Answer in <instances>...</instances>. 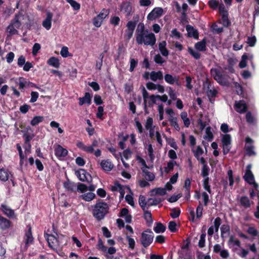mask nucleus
Masks as SVG:
<instances>
[{
    "label": "nucleus",
    "mask_w": 259,
    "mask_h": 259,
    "mask_svg": "<svg viewBox=\"0 0 259 259\" xmlns=\"http://www.w3.org/2000/svg\"><path fill=\"white\" fill-rule=\"evenodd\" d=\"M240 242L239 240L235 238L233 236H231L228 241V246L232 248L233 251L236 250L235 246L239 247L240 246Z\"/></svg>",
    "instance_id": "19"
},
{
    "label": "nucleus",
    "mask_w": 259,
    "mask_h": 259,
    "mask_svg": "<svg viewBox=\"0 0 259 259\" xmlns=\"http://www.w3.org/2000/svg\"><path fill=\"white\" fill-rule=\"evenodd\" d=\"M186 30L187 31L189 36L193 37L195 38H198V33L193 27L191 26H187L186 27Z\"/></svg>",
    "instance_id": "30"
},
{
    "label": "nucleus",
    "mask_w": 259,
    "mask_h": 259,
    "mask_svg": "<svg viewBox=\"0 0 259 259\" xmlns=\"http://www.w3.org/2000/svg\"><path fill=\"white\" fill-rule=\"evenodd\" d=\"M153 126H155L153 125V119L151 117H148L146 120L145 127L147 130Z\"/></svg>",
    "instance_id": "57"
},
{
    "label": "nucleus",
    "mask_w": 259,
    "mask_h": 259,
    "mask_svg": "<svg viewBox=\"0 0 259 259\" xmlns=\"http://www.w3.org/2000/svg\"><path fill=\"white\" fill-rule=\"evenodd\" d=\"M12 177L11 173L6 169H0V180L2 181H7Z\"/></svg>",
    "instance_id": "17"
},
{
    "label": "nucleus",
    "mask_w": 259,
    "mask_h": 259,
    "mask_svg": "<svg viewBox=\"0 0 259 259\" xmlns=\"http://www.w3.org/2000/svg\"><path fill=\"white\" fill-rule=\"evenodd\" d=\"M166 42L165 41H162L159 44V50L161 54L164 56H167L168 55V51L166 49Z\"/></svg>",
    "instance_id": "25"
},
{
    "label": "nucleus",
    "mask_w": 259,
    "mask_h": 259,
    "mask_svg": "<svg viewBox=\"0 0 259 259\" xmlns=\"http://www.w3.org/2000/svg\"><path fill=\"white\" fill-rule=\"evenodd\" d=\"M176 164V162L174 161H169L167 164V166L165 167V171L166 172H169L175 166Z\"/></svg>",
    "instance_id": "49"
},
{
    "label": "nucleus",
    "mask_w": 259,
    "mask_h": 259,
    "mask_svg": "<svg viewBox=\"0 0 259 259\" xmlns=\"http://www.w3.org/2000/svg\"><path fill=\"white\" fill-rule=\"evenodd\" d=\"M47 63L50 66L58 68L60 67V63L59 59L55 57H51L47 61Z\"/></svg>",
    "instance_id": "21"
},
{
    "label": "nucleus",
    "mask_w": 259,
    "mask_h": 259,
    "mask_svg": "<svg viewBox=\"0 0 259 259\" xmlns=\"http://www.w3.org/2000/svg\"><path fill=\"white\" fill-rule=\"evenodd\" d=\"M158 95H151L149 96V99L147 102L150 105L155 104L156 103L157 100H158Z\"/></svg>",
    "instance_id": "48"
},
{
    "label": "nucleus",
    "mask_w": 259,
    "mask_h": 259,
    "mask_svg": "<svg viewBox=\"0 0 259 259\" xmlns=\"http://www.w3.org/2000/svg\"><path fill=\"white\" fill-rule=\"evenodd\" d=\"M125 200L126 202L131 206H134V201L132 195L127 194L125 196Z\"/></svg>",
    "instance_id": "63"
},
{
    "label": "nucleus",
    "mask_w": 259,
    "mask_h": 259,
    "mask_svg": "<svg viewBox=\"0 0 259 259\" xmlns=\"http://www.w3.org/2000/svg\"><path fill=\"white\" fill-rule=\"evenodd\" d=\"M165 81L170 84L176 83L179 84V77L177 76H173L170 74H166L164 76Z\"/></svg>",
    "instance_id": "18"
},
{
    "label": "nucleus",
    "mask_w": 259,
    "mask_h": 259,
    "mask_svg": "<svg viewBox=\"0 0 259 259\" xmlns=\"http://www.w3.org/2000/svg\"><path fill=\"white\" fill-rule=\"evenodd\" d=\"M144 218L148 223H151L152 222V215L150 212L145 211L144 213Z\"/></svg>",
    "instance_id": "64"
},
{
    "label": "nucleus",
    "mask_w": 259,
    "mask_h": 259,
    "mask_svg": "<svg viewBox=\"0 0 259 259\" xmlns=\"http://www.w3.org/2000/svg\"><path fill=\"white\" fill-rule=\"evenodd\" d=\"M2 209L3 212L8 217H15V213L14 211L10 208L8 206L3 204L2 205Z\"/></svg>",
    "instance_id": "27"
},
{
    "label": "nucleus",
    "mask_w": 259,
    "mask_h": 259,
    "mask_svg": "<svg viewBox=\"0 0 259 259\" xmlns=\"http://www.w3.org/2000/svg\"><path fill=\"white\" fill-rule=\"evenodd\" d=\"M247 56L246 54H244L241 57V60L239 63V66L241 68H245L247 65Z\"/></svg>",
    "instance_id": "41"
},
{
    "label": "nucleus",
    "mask_w": 259,
    "mask_h": 259,
    "mask_svg": "<svg viewBox=\"0 0 259 259\" xmlns=\"http://www.w3.org/2000/svg\"><path fill=\"white\" fill-rule=\"evenodd\" d=\"M152 192L154 193L155 194H158L160 195H164L166 194V191L165 188H158L154 189Z\"/></svg>",
    "instance_id": "44"
},
{
    "label": "nucleus",
    "mask_w": 259,
    "mask_h": 259,
    "mask_svg": "<svg viewBox=\"0 0 259 259\" xmlns=\"http://www.w3.org/2000/svg\"><path fill=\"white\" fill-rule=\"evenodd\" d=\"M120 11L126 16H129L132 12V6L129 2H125L120 5Z\"/></svg>",
    "instance_id": "14"
},
{
    "label": "nucleus",
    "mask_w": 259,
    "mask_h": 259,
    "mask_svg": "<svg viewBox=\"0 0 259 259\" xmlns=\"http://www.w3.org/2000/svg\"><path fill=\"white\" fill-rule=\"evenodd\" d=\"M102 22L103 20H102L101 19L97 16L95 17L93 20V24L97 27H100Z\"/></svg>",
    "instance_id": "55"
},
{
    "label": "nucleus",
    "mask_w": 259,
    "mask_h": 259,
    "mask_svg": "<svg viewBox=\"0 0 259 259\" xmlns=\"http://www.w3.org/2000/svg\"><path fill=\"white\" fill-rule=\"evenodd\" d=\"M144 178L148 181H152L155 179V176L152 172H145L144 174Z\"/></svg>",
    "instance_id": "52"
},
{
    "label": "nucleus",
    "mask_w": 259,
    "mask_h": 259,
    "mask_svg": "<svg viewBox=\"0 0 259 259\" xmlns=\"http://www.w3.org/2000/svg\"><path fill=\"white\" fill-rule=\"evenodd\" d=\"M126 238L128 241L129 248L131 249H133L135 245V241L134 239L130 237L129 236H126Z\"/></svg>",
    "instance_id": "51"
},
{
    "label": "nucleus",
    "mask_w": 259,
    "mask_h": 259,
    "mask_svg": "<svg viewBox=\"0 0 259 259\" xmlns=\"http://www.w3.org/2000/svg\"><path fill=\"white\" fill-rule=\"evenodd\" d=\"M189 53L195 59H198L200 58V54L196 51H194L191 48H188Z\"/></svg>",
    "instance_id": "50"
},
{
    "label": "nucleus",
    "mask_w": 259,
    "mask_h": 259,
    "mask_svg": "<svg viewBox=\"0 0 259 259\" xmlns=\"http://www.w3.org/2000/svg\"><path fill=\"white\" fill-rule=\"evenodd\" d=\"M213 138V136L212 133L211 131L210 127H207L205 130V135L203 136V138L206 140L210 141L212 140Z\"/></svg>",
    "instance_id": "31"
},
{
    "label": "nucleus",
    "mask_w": 259,
    "mask_h": 259,
    "mask_svg": "<svg viewBox=\"0 0 259 259\" xmlns=\"http://www.w3.org/2000/svg\"><path fill=\"white\" fill-rule=\"evenodd\" d=\"M235 108L238 112L242 113L245 112L247 106L244 101H240L235 103Z\"/></svg>",
    "instance_id": "16"
},
{
    "label": "nucleus",
    "mask_w": 259,
    "mask_h": 259,
    "mask_svg": "<svg viewBox=\"0 0 259 259\" xmlns=\"http://www.w3.org/2000/svg\"><path fill=\"white\" fill-rule=\"evenodd\" d=\"M55 153L58 157H65L68 154V151L60 145H57L55 148Z\"/></svg>",
    "instance_id": "15"
},
{
    "label": "nucleus",
    "mask_w": 259,
    "mask_h": 259,
    "mask_svg": "<svg viewBox=\"0 0 259 259\" xmlns=\"http://www.w3.org/2000/svg\"><path fill=\"white\" fill-rule=\"evenodd\" d=\"M21 16H16L13 21L8 26L7 32L9 35H12L17 33V29L21 26L20 19Z\"/></svg>",
    "instance_id": "5"
},
{
    "label": "nucleus",
    "mask_w": 259,
    "mask_h": 259,
    "mask_svg": "<svg viewBox=\"0 0 259 259\" xmlns=\"http://www.w3.org/2000/svg\"><path fill=\"white\" fill-rule=\"evenodd\" d=\"M91 97L89 93H86L85 95L82 98H80L79 99V104L80 105H82L83 104L87 103L89 105L91 104Z\"/></svg>",
    "instance_id": "24"
},
{
    "label": "nucleus",
    "mask_w": 259,
    "mask_h": 259,
    "mask_svg": "<svg viewBox=\"0 0 259 259\" xmlns=\"http://www.w3.org/2000/svg\"><path fill=\"white\" fill-rule=\"evenodd\" d=\"M209 168L207 165H203L202 168L201 175L204 179L208 178Z\"/></svg>",
    "instance_id": "46"
},
{
    "label": "nucleus",
    "mask_w": 259,
    "mask_h": 259,
    "mask_svg": "<svg viewBox=\"0 0 259 259\" xmlns=\"http://www.w3.org/2000/svg\"><path fill=\"white\" fill-rule=\"evenodd\" d=\"M222 143L223 144V153L227 154L231 149V137L230 135L226 134L222 136Z\"/></svg>",
    "instance_id": "8"
},
{
    "label": "nucleus",
    "mask_w": 259,
    "mask_h": 259,
    "mask_svg": "<svg viewBox=\"0 0 259 259\" xmlns=\"http://www.w3.org/2000/svg\"><path fill=\"white\" fill-rule=\"evenodd\" d=\"M195 47L196 49L198 51H205L206 49V42L205 40H203L202 41L197 42L195 45Z\"/></svg>",
    "instance_id": "37"
},
{
    "label": "nucleus",
    "mask_w": 259,
    "mask_h": 259,
    "mask_svg": "<svg viewBox=\"0 0 259 259\" xmlns=\"http://www.w3.org/2000/svg\"><path fill=\"white\" fill-rule=\"evenodd\" d=\"M41 46L38 43H35L34 44L32 47V53L34 56H35L40 50Z\"/></svg>",
    "instance_id": "43"
},
{
    "label": "nucleus",
    "mask_w": 259,
    "mask_h": 259,
    "mask_svg": "<svg viewBox=\"0 0 259 259\" xmlns=\"http://www.w3.org/2000/svg\"><path fill=\"white\" fill-rule=\"evenodd\" d=\"M96 186L93 184L90 185L89 187L84 184L80 183L77 185V191L81 193L80 198L82 200L90 202L94 200L96 197V194L94 193Z\"/></svg>",
    "instance_id": "2"
},
{
    "label": "nucleus",
    "mask_w": 259,
    "mask_h": 259,
    "mask_svg": "<svg viewBox=\"0 0 259 259\" xmlns=\"http://www.w3.org/2000/svg\"><path fill=\"white\" fill-rule=\"evenodd\" d=\"M74 10L78 11L80 8V4L74 0H66Z\"/></svg>",
    "instance_id": "40"
},
{
    "label": "nucleus",
    "mask_w": 259,
    "mask_h": 259,
    "mask_svg": "<svg viewBox=\"0 0 259 259\" xmlns=\"http://www.w3.org/2000/svg\"><path fill=\"white\" fill-rule=\"evenodd\" d=\"M206 235L203 233L200 236V240L199 241L198 245L200 247H203L205 245V238Z\"/></svg>",
    "instance_id": "59"
},
{
    "label": "nucleus",
    "mask_w": 259,
    "mask_h": 259,
    "mask_svg": "<svg viewBox=\"0 0 259 259\" xmlns=\"http://www.w3.org/2000/svg\"><path fill=\"white\" fill-rule=\"evenodd\" d=\"M221 224V220L219 218H217L214 221L213 227L215 228V231L218 232L219 227Z\"/></svg>",
    "instance_id": "62"
},
{
    "label": "nucleus",
    "mask_w": 259,
    "mask_h": 259,
    "mask_svg": "<svg viewBox=\"0 0 259 259\" xmlns=\"http://www.w3.org/2000/svg\"><path fill=\"white\" fill-rule=\"evenodd\" d=\"M162 77L163 74L160 71H158L157 72L152 71L150 74V79L154 81H156L157 80H160L162 79Z\"/></svg>",
    "instance_id": "22"
},
{
    "label": "nucleus",
    "mask_w": 259,
    "mask_h": 259,
    "mask_svg": "<svg viewBox=\"0 0 259 259\" xmlns=\"http://www.w3.org/2000/svg\"><path fill=\"white\" fill-rule=\"evenodd\" d=\"M163 13V10L161 8H155L148 15L147 19L149 20H153L160 17Z\"/></svg>",
    "instance_id": "10"
},
{
    "label": "nucleus",
    "mask_w": 259,
    "mask_h": 259,
    "mask_svg": "<svg viewBox=\"0 0 259 259\" xmlns=\"http://www.w3.org/2000/svg\"><path fill=\"white\" fill-rule=\"evenodd\" d=\"M247 121L249 123H254L255 121V118L251 114L250 112H248L246 115Z\"/></svg>",
    "instance_id": "56"
},
{
    "label": "nucleus",
    "mask_w": 259,
    "mask_h": 259,
    "mask_svg": "<svg viewBox=\"0 0 259 259\" xmlns=\"http://www.w3.org/2000/svg\"><path fill=\"white\" fill-rule=\"evenodd\" d=\"M143 24H140L136 30V41L139 45L153 46L156 42L155 35L144 29Z\"/></svg>",
    "instance_id": "1"
},
{
    "label": "nucleus",
    "mask_w": 259,
    "mask_h": 259,
    "mask_svg": "<svg viewBox=\"0 0 259 259\" xmlns=\"http://www.w3.org/2000/svg\"><path fill=\"white\" fill-rule=\"evenodd\" d=\"M109 13L106 10H103L101 13L97 16V17H99L102 20H103L108 15Z\"/></svg>",
    "instance_id": "60"
},
{
    "label": "nucleus",
    "mask_w": 259,
    "mask_h": 259,
    "mask_svg": "<svg viewBox=\"0 0 259 259\" xmlns=\"http://www.w3.org/2000/svg\"><path fill=\"white\" fill-rule=\"evenodd\" d=\"M117 188L119 189L120 193V197L123 198L125 192L130 193L131 190L127 187H122L120 185H117Z\"/></svg>",
    "instance_id": "34"
},
{
    "label": "nucleus",
    "mask_w": 259,
    "mask_h": 259,
    "mask_svg": "<svg viewBox=\"0 0 259 259\" xmlns=\"http://www.w3.org/2000/svg\"><path fill=\"white\" fill-rule=\"evenodd\" d=\"M139 204L140 206L144 209L147 204L146 198L144 196L141 195L140 196Z\"/></svg>",
    "instance_id": "58"
},
{
    "label": "nucleus",
    "mask_w": 259,
    "mask_h": 259,
    "mask_svg": "<svg viewBox=\"0 0 259 259\" xmlns=\"http://www.w3.org/2000/svg\"><path fill=\"white\" fill-rule=\"evenodd\" d=\"M60 54L63 58H67L70 56L68 51V48L65 46H64L61 48Z\"/></svg>",
    "instance_id": "42"
},
{
    "label": "nucleus",
    "mask_w": 259,
    "mask_h": 259,
    "mask_svg": "<svg viewBox=\"0 0 259 259\" xmlns=\"http://www.w3.org/2000/svg\"><path fill=\"white\" fill-rule=\"evenodd\" d=\"M57 237L53 235L47 234L46 238L47 240L49 246L54 250L57 249L62 243L64 236L62 235L57 234Z\"/></svg>",
    "instance_id": "4"
},
{
    "label": "nucleus",
    "mask_w": 259,
    "mask_h": 259,
    "mask_svg": "<svg viewBox=\"0 0 259 259\" xmlns=\"http://www.w3.org/2000/svg\"><path fill=\"white\" fill-rule=\"evenodd\" d=\"M101 166L105 171H109L113 168V164L109 160H103L100 163Z\"/></svg>",
    "instance_id": "20"
},
{
    "label": "nucleus",
    "mask_w": 259,
    "mask_h": 259,
    "mask_svg": "<svg viewBox=\"0 0 259 259\" xmlns=\"http://www.w3.org/2000/svg\"><path fill=\"white\" fill-rule=\"evenodd\" d=\"M108 209L109 206L107 203L102 201H98L94 206L93 215L97 220H101L108 213Z\"/></svg>",
    "instance_id": "3"
},
{
    "label": "nucleus",
    "mask_w": 259,
    "mask_h": 259,
    "mask_svg": "<svg viewBox=\"0 0 259 259\" xmlns=\"http://www.w3.org/2000/svg\"><path fill=\"white\" fill-rule=\"evenodd\" d=\"M132 151L129 150V149H126L125 150H124L123 152V153H122V156L121 155V156L123 158V159H125L126 160H128L131 157V155H132ZM120 156L119 155V157Z\"/></svg>",
    "instance_id": "45"
},
{
    "label": "nucleus",
    "mask_w": 259,
    "mask_h": 259,
    "mask_svg": "<svg viewBox=\"0 0 259 259\" xmlns=\"http://www.w3.org/2000/svg\"><path fill=\"white\" fill-rule=\"evenodd\" d=\"M202 211L203 207L202 205L200 203V204L198 206L196 209V217L197 218H200L201 217L202 215Z\"/></svg>",
    "instance_id": "61"
},
{
    "label": "nucleus",
    "mask_w": 259,
    "mask_h": 259,
    "mask_svg": "<svg viewBox=\"0 0 259 259\" xmlns=\"http://www.w3.org/2000/svg\"><path fill=\"white\" fill-rule=\"evenodd\" d=\"M168 121H169L171 126H173L177 131H180V128L178 123V119L175 116L174 117H168Z\"/></svg>",
    "instance_id": "29"
},
{
    "label": "nucleus",
    "mask_w": 259,
    "mask_h": 259,
    "mask_svg": "<svg viewBox=\"0 0 259 259\" xmlns=\"http://www.w3.org/2000/svg\"><path fill=\"white\" fill-rule=\"evenodd\" d=\"M97 248L99 250L103 252L106 256H107V255L109 254H113L116 252V249L113 246L107 248V247L104 245L103 242L101 239H99L98 240Z\"/></svg>",
    "instance_id": "6"
},
{
    "label": "nucleus",
    "mask_w": 259,
    "mask_h": 259,
    "mask_svg": "<svg viewBox=\"0 0 259 259\" xmlns=\"http://www.w3.org/2000/svg\"><path fill=\"white\" fill-rule=\"evenodd\" d=\"M251 167V165H247L246 171L244 176V178L245 180L249 184L253 185L254 187L255 188L256 190L257 191V193H258V191L257 189L258 185L256 183H255L254 181L253 175L250 170Z\"/></svg>",
    "instance_id": "7"
},
{
    "label": "nucleus",
    "mask_w": 259,
    "mask_h": 259,
    "mask_svg": "<svg viewBox=\"0 0 259 259\" xmlns=\"http://www.w3.org/2000/svg\"><path fill=\"white\" fill-rule=\"evenodd\" d=\"M168 95L172 100H176L177 99V95L176 93L171 88H169L168 91Z\"/></svg>",
    "instance_id": "53"
},
{
    "label": "nucleus",
    "mask_w": 259,
    "mask_h": 259,
    "mask_svg": "<svg viewBox=\"0 0 259 259\" xmlns=\"http://www.w3.org/2000/svg\"><path fill=\"white\" fill-rule=\"evenodd\" d=\"M209 178L204 179L203 181V185L204 189L209 193H211L210 186L208 184Z\"/></svg>",
    "instance_id": "47"
},
{
    "label": "nucleus",
    "mask_w": 259,
    "mask_h": 259,
    "mask_svg": "<svg viewBox=\"0 0 259 259\" xmlns=\"http://www.w3.org/2000/svg\"><path fill=\"white\" fill-rule=\"evenodd\" d=\"M221 237L224 238L228 236L230 232V227L227 225H223L221 228Z\"/></svg>",
    "instance_id": "32"
},
{
    "label": "nucleus",
    "mask_w": 259,
    "mask_h": 259,
    "mask_svg": "<svg viewBox=\"0 0 259 259\" xmlns=\"http://www.w3.org/2000/svg\"><path fill=\"white\" fill-rule=\"evenodd\" d=\"M165 226L164 225H163L160 223H157L156 226L154 227V231L156 233H163L165 231Z\"/></svg>",
    "instance_id": "38"
},
{
    "label": "nucleus",
    "mask_w": 259,
    "mask_h": 259,
    "mask_svg": "<svg viewBox=\"0 0 259 259\" xmlns=\"http://www.w3.org/2000/svg\"><path fill=\"white\" fill-rule=\"evenodd\" d=\"M212 75L213 76L214 78L220 84H225L222 75L216 69L211 70V71Z\"/></svg>",
    "instance_id": "23"
},
{
    "label": "nucleus",
    "mask_w": 259,
    "mask_h": 259,
    "mask_svg": "<svg viewBox=\"0 0 259 259\" xmlns=\"http://www.w3.org/2000/svg\"><path fill=\"white\" fill-rule=\"evenodd\" d=\"M44 118L41 116H34L30 122V124L32 126H35L38 124L39 123L41 122Z\"/></svg>",
    "instance_id": "35"
},
{
    "label": "nucleus",
    "mask_w": 259,
    "mask_h": 259,
    "mask_svg": "<svg viewBox=\"0 0 259 259\" xmlns=\"http://www.w3.org/2000/svg\"><path fill=\"white\" fill-rule=\"evenodd\" d=\"M153 236L151 231H145L142 234L141 243L144 247H147L152 243Z\"/></svg>",
    "instance_id": "9"
},
{
    "label": "nucleus",
    "mask_w": 259,
    "mask_h": 259,
    "mask_svg": "<svg viewBox=\"0 0 259 259\" xmlns=\"http://www.w3.org/2000/svg\"><path fill=\"white\" fill-rule=\"evenodd\" d=\"M33 241V238L32 235V233L31 232L30 227L29 228L28 231L26 232L24 238V242L25 243V245L23 247L22 246V249L25 250L27 249L28 246L32 243Z\"/></svg>",
    "instance_id": "11"
},
{
    "label": "nucleus",
    "mask_w": 259,
    "mask_h": 259,
    "mask_svg": "<svg viewBox=\"0 0 259 259\" xmlns=\"http://www.w3.org/2000/svg\"><path fill=\"white\" fill-rule=\"evenodd\" d=\"M53 18V14L50 12H47L46 13V18L42 21V25L47 30L51 29L52 27V21Z\"/></svg>",
    "instance_id": "13"
},
{
    "label": "nucleus",
    "mask_w": 259,
    "mask_h": 259,
    "mask_svg": "<svg viewBox=\"0 0 259 259\" xmlns=\"http://www.w3.org/2000/svg\"><path fill=\"white\" fill-rule=\"evenodd\" d=\"M180 116L185 126L188 127L190 125L191 122L188 117L187 113L185 111H183L181 113Z\"/></svg>",
    "instance_id": "26"
},
{
    "label": "nucleus",
    "mask_w": 259,
    "mask_h": 259,
    "mask_svg": "<svg viewBox=\"0 0 259 259\" xmlns=\"http://www.w3.org/2000/svg\"><path fill=\"white\" fill-rule=\"evenodd\" d=\"M75 174L80 181L90 182L89 178L91 179V177L84 169H80L76 171Z\"/></svg>",
    "instance_id": "12"
},
{
    "label": "nucleus",
    "mask_w": 259,
    "mask_h": 259,
    "mask_svg": "<svg viewBox=\"0 0 259 259\" xmlns=\"http://www.w3.org/2000/svg\"><path fill=\"white\" fill-rule=\"evenodd\" d=\"M256 39L254 36L248 37L247 43L250 47H253L255 45Z\"/></svg>",
    "instance_id": "54"
},
{
    "label": "nucleus",
    "mask_w": 259,
    "mask_h": 259,
    "mask_svg": "<svg viewBox=\"0 0 259 259\" xmlns=\"http://www.w3.org/2000/svg\"><path fill=\"white\" fill-rule=\"evenodd\" d=\"M97 141L95 140L93 141L92 145L85 146L84 151L87 152L88 153H93L94 150V148L97 146Z\"/></svg>",
    "instance_id": "36"
},
{
    "label": "nucleus",
    "mask_w": 259,
    "mask_h": 259,
    "mask_svg": "<svg viewBox=\"0 0 259 259\" xmlns=\"http://www.w3.org/2000/svg\"><path fill=\"white\" fill-rule=\"evenodd\" d=\"M192 151L194 153L195 157L197 158V160H199V157L203 153V150L202 148L198 146L196 148H193L192 149Z\"/></svg>",
    "instance_id": "33"
},
{
    "label": "nucleus",
    "mask_w": 259,
    "mask_h": 259,
    "mask_svg": "<svg viewBox=\"0 0 259 259\" xmlns=\"http://www.w3.org/2000/svg\"><path fill=\"white\" fill-rule=\"evenodd\" d=\"M10 226V221L0 215V228L4 230L9 228Z\"/></svg>",
    "instance_id": "28"
},
{
    "label": "nucleus",
    "mask_w": 259,
    "mask_h": 259,
    "mask_svg": "<svg viewBox=\"0 0 259 259\" xmlns=\"http://www.w3.org/2000/svg\"><path fill=\"white\" fill-rule=\"evenodd\" d=\"M241 205L245 207H249L250 206L251 202L247 197H242L240 198Z\"/></svg>",
    "instance_id": "39"
}]
</instances>
